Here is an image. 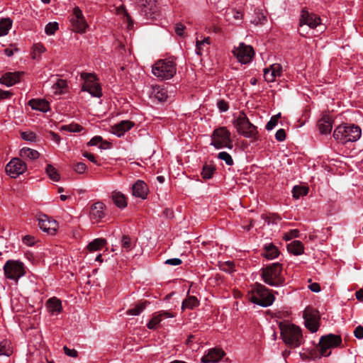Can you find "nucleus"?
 Returning a JSON list of instances; mask_svg holds the SVG:
<instances>
[{"label": "nucleus", "instance_id": "1", "mask_svg": "<svg viewBox=\"0 0 363 363\" xmlns=\"http://www.w3.org/2000/svg\"><path fill=\"white\" fill-rule=\"evenodd\" d=\"M279 329L283 342L290 347H298L304 342L301 328L291 323H280Z\"/></svg>", "mask_w": 363, "mask_h": 363}, {"label": "nucleus", "instance_id": "2", "mask_svg": "<svg viewBox=\"0 0 363 363\" xmlns=\"http://www.w3.org/2000/svg\"><path fill=\"white\" fill-rule=\"evenodd\" d=\"M263 281L271 286H279L284 284L282 275V265L279 262L273 263L262 269Z\"/></svg>", "mask_w": 363, "mask_h": 363}, {"label": "nucleus", "instance_id": "3", "mask_svg": "<svg viewBox=\"0 0 363 363\" xmlns=\"http://www.w3.org/2000/svg\"><path fill=\"white\" fill-rule=\"evenodd\" d=\"M140 14L147 21L152 23L161 17V12L157 0H136Z\"/></svg>", "mask_w": 363, "mask_h": 363}, {"label": "nucleus", "instance_id": "4", "mask_svg": "<svg viewBox=\"0 0 363 363\" xmlns=\"http://www.w3.org/2000/svg\"><path fill=\"white\" fill-rule=\"evenodd\" d=\"M249 299L254 303L262 307H267L273 303L274 296L265 286L261 284H256L249 294Z\"/></svg>", "mask_w": 363, "mask_h": 363}, {"label": "nucleus", "instance_id": "5", "mask_svg": "<svg viewBox=\"0 0 363 363\" xmlns=\"http://www.w3.org/2000/svg\"><path fill=\"white\" fill-rule=\"evenodd\" d=\"M233 124L238 133L245 138H255L257 134V128L250 123L247 116L243 111L234 115Z\"/></svg>", "mask_w": 363, "mask_h": 363}, {"label": "nucleus", "instance_id": "6", "mask_svg": "<svg viewBox=\"0 0 363 363\" xmlns=\"http://www.w3.org/2000/svg\"><path fill=\"white\" fill-rule=\"evenodd\" d=\"M360 136L361 129L354 125H339L333 133L334 138L342 144L357 141Z\"/></svg>", "mask_w": 363, "mask_h": 363}, {"label": "nucleus", "instance_id": "7", "mask_svg": "<svg viewBox=\"0 0 363 363\" xmlns=\"http://www.w3.org/2000/svg\"><path fill=\"white\" fill-rule=\"evenodd\" d=\"M176 63L171 60H160L152 66V74L160 79H169L176 74Z\"/></svg>", "mask_w": 363, "mask_h": 363}, {"label": "nucleus", "instance_id": "8", "mask_svg": "<svg viewBox=\"0 0 363 363\" xmlns=\"http://www.w3.org/2000/svg\"><path fill=\"white\" fill-rule=\"evenodd\" d=\"M211 145L216 149L227 147L232 149L233 141L230 139V133L226 127H220L213 130L211 135Z\"/></svg>", "mask_w": 363, "mask_h": 363}, {"label": "nucleus", "instance_id": "9", "mask_svg": "<svg viewBox=\"0 0 363 363\" xmlns=\"http://www.w3.org/2000/svg\"><path fill=\"white\" fill-rule=\"evenodd\" d=\"M81 77L84 80L82 86V91H88L92 96L101 97L102 95L101 88L96 81L94 74L91 73L83 72L81 74Z\"/></svg>", "mask_w": 363, "mask_h": 363}, {"label": "nucleus", "instance_id": "10", "mask_svg": "<svg viewBox=\"0 0 363 363\" xmlns=\"http://www.w3.org/2000/svg\"><path fill=\"white\" fill-rule=\"evenodd\" d=\"M4 271L7 279L16 281L25 274L23 264L15 260H8L4 264Z\"/></svg>", "mask_w": 363, "mask_h": 363}, {"label": "nucleus", "instance_id": "11", "mask_svg": "<svg viewBox=\"0 0 363 363\" xmlns=\"http://www.w3.org/2000/svg\"><path fill=\"white\" fill-rule=\"evenodd\" d=\"M305 326L311 333H315L319 328L320 315L319 312L311 307L306 308L303 312Z\"/></svg>", "mask_w": 363, "mask_h": 363}, {"label": "nucleus", "instance_id": "12", "mask_svg": "<svg viewBox=\"0 0 363 363\" xmlns=\"http://www.w3.org/2000/svg\"><path fill=\"white\" fill-rule=\"evenodd\" d=\"M233 52L238 61L242 64L250 62L255 55L253 48L244 43H240L237 48H234Z\"/></svg>", "mask_w": 363, "mask_h": 363}, {"label": "nucleus", "instance_id": "13", "mask_svg": "<svg viewBox=\"0 0 363 363\" xmlns=\"http://www.w3.org/2000/svg\"><path fill=\"white\" fill-rule=\"evenodd\" d=\"M106 215V206L102 201L94 202L90 206L89 216L93 223L103 221Z\"/></svg>", "mask_w": 363, "mask_h": 363}, {"label": "nucleus", "instance_id": "14", "mask_svg": "<svg viewBox=\"0 0 363 363\" xmlns=\"http://www.w3.org/2000/svg\"><path fill=\"white\" fill-rule=\"evenodd\" d=\"M71 23L73 31L76 33H85L88 24L83 16L82 11L79 7H74L73 9V16L71 18Z\"/></svg>", "mask_w": 363, "mask_h": 363}, {"label": "nucleus", "instance_id": "15", "mask_svg": "<svg viewBox=\"0 0 363 363\" xmlns=\"http://www.w3.org/2000/svg\"><path fill=\"white\" fill-rule=\"evenodd\" d=\"M26 170V164L19 158L12 159L6 166V172L11 178H16Z\"/></svg>", "mask_w": 363, "mask_h": 363}, {"label": "nucleus", "instance_id": "16", "mask_svg": "<svg viewBox=\"0 0 363 363\" xmlns=\"http://www.w3.org/2000/svg\"><path fill=\"white\" fill-rule=\"evenodd\" d=\"M37 220L38 221L40 228L48 234H55L58 228V224L56 220L52 219L45 214L38 215Z\"/></svg>", "mask_w": 363, "mask_h": 363}, {"label": "nucleus", "instance_id": "17", "mask_svg": "<svg viewBox=\"0 0 363 363\" xmlns=\"http://www.w3.org/2000/svg\"><path fill=\"white\" fill-rule=\"evenodd\" d=\"M321 24V19L318 15L309 13L308 11L303 9L301 13L299 19V27L303 25L308 26L310 28H315Z\"/></svg>", "mask_w": 363, "mask_h": 363}, {"label": "nucleus", "instance_id": "18", "mask_svg": "<svg viewBox=\"0 0 363 363\" xmlns=\"http://www.w3.org/2000/svg\"><path fill=\"white\" fill-rule=\"evenodd\" d=\"M282 72L281 66L279 64H273L269 68L264 69V77L267 82H273L277 77H280Z\"/></svg>", "mask_w": 363, "mask_h": 363}, {"label": "nucleus", "instance_id": "19", "mask_svg": "<svg viewBox=\"0 0 363 363\" xmlns=\"http://www.w3.org/2000/svg\"><path fill=\"white\" fill-rule=\"evenodd\" d=\"M23 72H6L1 78L0 82L7 86H11L20 82Z\"/></svg>", "mask_w": 363, "mask_h": 363}, {"label": "nucleus", "instance_id": "20", "mask_svg": "<svg viewBox=\"0 0 363 363\" xmlns=\"http://www.w3.org/2000/svg\"><path fill=\"white\" fill-rule=\"evenodd\" d=\"M133 125L134 123L130 121H122L111 127V133L121 137L123 135L125 132L130 130Z\"/></svg>", "mask_w": 363, "mask_h": 363}, {"label": "nucleus", "instance_id": "21", "mask_svg": "<svg viewBox=\"0 0 363 363\" xmlns=\"http://www.w3.org/2000/svg\"><path fill=\"white\" fill-rule=\"evenodd\" d=\"M111 199L114 205L120 209L125 208L128 205L127 197L121 191H113L111 194Z\"/></svg>", "mask_w": 363, "mask_h": 363}, {"label": "nucleus", "instance_id": "22", "mask_svg": "<svg viewBox=\"0 0 363 363\" xmlns=\"http://www.w3.org/2000/svg\"><path fill=\"white\" fill-rule=\"evenodd\" d=\"M225 353L220 349H213L208 351V354L202 357L203 363L218 362L223 358Z\"/></svg>", "mask_w": 363, "mask_h": 363}, {"label": "nucleus", "instance_id": "23", "mask_svg": "<svg viewBox=\"0 0 363 363\" xmlns=\"http://www.w3.org/2000/svg\"><path fill=\"white\" fill-rule=\"evenodd\" d=\"M133 195L142 199H146L149 192L147 183H134L132 186Z\"/></svg>", "mask_w": 363, "mask_h": 363}, {"label": "nucleus", "instance_id": "24", "mask_svg": "<svg viewBox=\"0 0 363 363\" xmlns=\"http://www.w3.org/2000/svg\"><path fill=\"white\" fill-rule=\"evenodd\" d=\"M333 121L330 116L323 115L318 122V126L322 134L330 133L333 128Z\"/></svg>", "mask_w": 363, "mask_h": 363}, {"label": "nucleus", "instance_id": "25", "mask_svg": "<svg viewBox=\"0 0 363 363\" xmlns=\"http://www.w3.org/2000/svg\"><path fill=\"white\" fill-rule=\"evenodd\" d=\"M28 105L32 109L47 112L50 110V104L45 99H31L28 101Z\"/></svg>", "mask_w": 363, "mask_h": 363}, {"label": "nucleus", "instance_id": "26", "mask_svg": "<svg viewBox=\"0 0 363 363\" xmlns=\"http://www.w3.org/2000/svg\"><path fill=\"white\" fill-rule=\"evenodd\" d=\"M320 341L322 342V344H325V345L331 348L340 345L342 342V339L340 335L330 334L326 336H323Z\"/></svg>", "mask_w": 363, "mask_h": 363}, {"label": "nucleus", "instance_id": "27", "mask_svg": "<svg viewBox=\"0 0 363 363\" xmlns=\"http://www.w3.org/2000/svg\"><path fill=\"white\" fill-rule=\"evenodd\" d=\"M46 306L48 309V311L52 315L58 314L62 310L61 301L56 297L49 298L47 301Z\"/></svg>", "mask_w": 363, "mask_h": 363}, {"label": "nucleus", "instance_id": "28", "mask_svg": "<svg viewBox=\"0 0 363 363\" xmlns=\"http://www.w3.org/2000/svg\"><path fill=\"white\" fill-rule=\"evenodd\" d=\"M174 315L168 311H162L159 314L153 316L147 323V328L149 329H155L157 325L162 321L163 318H173Z\"/></svg>", "mask_w": 363, "mask_h": 363}, {"label": "nucleus", "instance_id": "29", "mask_svg": "<svg viewBox=\"0 0 363 363\" xmlns=\"http://www.w3.org/2000/svg\"><path fill=\"white\" fill-rule=\"evenodd\" d=\"M150 96L159 101H164L168 96L167 91L164 88L160 86H152Z\"/></svg>", "mask_w": 363, "mask_h": 363}, {"label": "nucleus", "instance_id": "30", "mask_svg": "<svg viewBox=\"0 0 363 363\" xmlns=\"http://www.w3.org/2000/svg\"><path fill=\"white\" fill-rule=\"evenodd\" d=\"M288 251L294 255H302L304 252L303 243L299 240H294L287 245Z\"/></svg>", "mask_w": 363, "mask_h": 363}, {"label": "nucleus", "instance_id": "31", "mask_svg": "<svg viewBox=\"0 0 363 363\" xmlns=\"http://www.w3.org/2000/svg\"><path fill=\"white\" fill-rule=\"evenodd\" d=\"M20 156L24 159L34 160L39 157L40 153L35 150L29 147H23L20 150Z\"/></svg>", "mask_w": 363, "mask_h": 363}, {"label": "nucleus", "instance_id": "32", "mask_svg": "<svg viewBox=\"0 0 363 363\" xmlns=\"http://www.w3.org/2000/svg\"><path fill=\"white\" fill-rule=\"evenodd\" d=\"M199 305V301L198 298L196 296H189L183 301L182 308V310H184L186 308L193 309L195 307L198 306Z\"/></svg>", "mask_w": 363, "mask_h": 363}, {"label": "nucleus", "instance_id": "33", "mask_svg": "<svg viewBox=\"0 0 363 363\" xmlns=\"http://www.w3.org/2000/svg\"><path fill=\"white\" fill-rule=\"evenodd\" d=\"M106 244V240L103 238H96L91 241L87 246L90 252H94L102 249Z\"/></svg>", "mask_w": 363, "mask_h": 363}, {"label": "nucleus", "instance_id": "34", "mask_svg": "<svg viewBox=\"0 0 363 363\" xmlns=\"http://www.w3.org/2000/svg\"><path fill=\"white\" fill-rule=\"evenodd\" d=\"M210 43L211 40L209 37L205 38L202 40H196V53L199 55H201L204 50L208 48Z\"/></svg>", "mask_w": 363, "mask_h": 363}, {"label": "nucleus", "instance_id": "35", "mask_svg": "<svg viewBox=\"0 0 363 363\" xmlns=\"http://www.w3.org/2000/svg\"><path fill=\"white\" fill-rule=\"evenodd\" d=\"M309 188L307 186L296 185L294 186L292 193L293 196L296 199H299L301 196H303L308 194Z\"/></svg>", "mask_w": 363, "mask_h": 363}, {"label": "nucleus", "instance_id": "36", "mask_svg": "<svg viewBox=\"0 0 363 363\" xmlns=\"http://www.w3.org/2000/svg\"><path fill=\"white\" fill-rule=\"evenodd\" d=\"M12 26V21L9 18H2L0 20V36L8 34Z\"/></svg>", "mask_w": 363, "mask_h": 363}, {"label": "nucleus", "instance_id": "37", "mask_svg": "<svg viewBox=\"0 0 363 363\" xmlns=\"http://www.w3.org/2000/svg\"><path fill=\"white\" fill-rule=\"evenodd\" d=\"M265 252L264 254V257L268 259H273L278 257L279 250L278 249L272 244H269L267 245L264 248Z\"/></svg>", "mask_w": 363, "mask_h": 363}, {"label": "nucleus", "instance_id": "38", "mask_svg": "<svg viewBox=\"0 0 363 363\" xmlns=\"http://www.w3.org/2000/svg\"><path fill=\"white\" fill-rule=\"evenodd\" d=\"M13 351L11 347V343L7 340H3L0 342V356L5 355L9 357Z\"/></svg>", "mask_w": 363, "mask_h": 363}, {"label": "nucleus", "instance_id": "39", "mask_svg": "<svg viewBox=\"0 0 363 363\" xmlns=\"http://www.w3.org/2000/svg\"><path fill=\"white\" fill-rule=\"evenodd\" d=\"M67 86V82L65 79H58L56 83L52 85V89L55 94H61L63 90Z\"/></svg>", "mask_w": 363, "mask_h": 363}, {"label": "nucleus", "instance_id": "40", "mask_svg": "<svg viewBox=\"0 0 363 363\" xmlns=\"http://www.w3.org/2000/svg\"><path fill=\"white\" fill-rule=\"evenodd\" d=\"M49 178L53 181L58 182L60 179L57 170L51 164H48L45 169Z\"/></svg>", "mask_w": 363, "mask_h": 363}, {"label": "nucleus", "instance_id": "41", "mask_svg": "<svg viewBox=\"0 0 363 363\" xmlns=\"http://www.w3.org/2000/svg\"><path fill=\"white\" fill-rule=\"evenodd\" d=\"M45 48L42 43H36L33 46L32 58L37 59L40 55L45 52Z\"/></svg>", "mask_w": 363, "mask_h": 363}, {"label": "nucleus", "instance_id": "42", "mask_svg": "<svg viewBox=\"0 0 363 363\" xmlns=\"http://www.w3.org/2000/svg\"><path fill=\"white\" fill-rule=\"evenodd\" d=\"M146 301L137 304L134 308H130L127 311L126 313L130 315H139L145 308Z\"/></svg>", "mask_w": 363, "mask_h": 363}, {"label": "nucleus", "instance_id": "43", "mask_svg": "<svg viewBox=\"0 0 363 363\" xmlns=\"http://www.w3.org/2000/svg\"><path fill=\"white\" fill-rule=\"evenodd\" d=\"M59 26L57 22H50L45 26V32L48 35H52L58 30Z\"/></svg>", "mask_w": 363, "mask_h": 363}, {"label": "nucleus", "instance_id": "44", "mask_svg": "<svg viewBox=\"0 0 363 363\" xmlns=\"http://www.w3.org/2000/svg\"><path fill=\"white\" fill-rule=\"evenodd\" d=\"M215 171L214 167L209 166V165H205L203 167L201 175L203 179H209L211 178L213 172Z\"/></svg>", "mask_w": 363, "mask_h": 363}, {"label": "nucleus", "instance_id": "45", "mask_svg": "<svg viewBox=\"0 0 363 363\" xmlns=\"http://www.w3.org/2000/svg\"><path fill=\"white\" fill-rule=\"evenodd\" d=\"M83 129V127L77 123H71L69 125H65L62 127V130L72 132V133H78L80 132Z\"/></svg>", "mask_w": 363, "mask_h": 363}, {"label": "nucleus", "instance_id": "46", "mask_svg": "<svg viewBox=\"0 0 363 363\" xmlns=\"http://www.w3.org/2000/svg\"><path fill=\"white\" fill-rule=\"evenodd\" d=\"M218 158L221 160L225 161V163L228 165H229V166L233 164V158L230 156V155L229 153H228L227 152H219L218 155Z\"/></svg>", "mask_w": 363, "mask_h": 363}, {"label": "nucleus", "instance_id": "47", "mask_svg": "<svg viewBox=\"0 0 363 363\" xmlns=\"http://www.w3.org/2000/svg\"><path fill=\"white\" fill-rule=\"evenodd\" d=\"M21 136L23 140L29 142H35L36 140V135L34 132L32 131L21 132Z\"/></svg>", "mask_w": 363, "mask_h": 363}, {"label": "nucleus", "instance_id": "48", "mask_svg": "<svg viewBox=\"0 0 363 363\" xmlns=\"http://www.w3.org/2000/svg\"><path fill=\"white\" fill-rule=\"evenodd\" d=\"M280 117V113L274 116L271 118L269 121L266 125V129L267 130H272L278 123L279 118Z\"/></svg>", "mask_w": 363, "mask_h": 363}, {"label": "nucleus", "instance_id": "49", "mask_svg": "<svg viewBox=\"0 0 363 363\" xmlns=\"http://www.w3.org/2000/svg\"><path fill=\"white\" fill-rule=\"evenodd\" d=\"M121 246L127 252L132 247L131 239L127 235H123L121 240Z\"/></svg>", "mask_w": 363, "mask_h": 363}, {"label": "nucleus", "instance_id": "50", "mask_svg": "<svg viewBox=\"0 0 363 363\" xmlns=\"http://www.w3.org/2000/svg\"><path fill=\"white\" fill-rule=\"evenodd\" d=\"M299 231L297 229L291 230L284 235V239L286 240H290L294 238L298 237Z\"/></svg>", "mask_w": 363, "mask_h": 363}, {"label": "nucleus", "instance_id": "51", "mask_svg": "<svg viewBox=\"0 0 363 363\" xmlns=\"http://www.w3.org/2000/svg\"><path fill=\"white\" fill-rule=\"evenodd\" d=\"M330 348L325 345V344H322V342H319V352L321 356L328 357L330 354V352H328Z\"/></svg>", "mask_w": 363, "mask_h": 363}, {"label": "nucleus", "instance_id": "52", "mask_svg": "<svg viewBox=\"0 0 363 363\" xmlns=\"http://www.w3.org/2000/svg\"><path fill=\"white\" fill-rule=\"evenodd\" d=\"M118 12L119 13H123L124 16V18H125V20L128 23V26L133 25V21L131 19L130 16L128 13L127 11L125 9L123 6H121L118 8Z\"/></svg>", "mask_w": 363, "mask_h": 363}, {"label": "nucleus", "instance_id": "53", "mask_svg": "<svg viewBox=\"0 0 363 363\" xmlns=\"http://www.w3.org/2000/svg\"><path fill=\"white\" fill-rule=\"evenodd\" d=\"M185 29V26L181 23H178L175 25V32L179 36H184Z\"/></svg>", "mask_w": 363, "mask_h": 363}, {"label": "nucleus", "instance_id": "54", "mask_svg": "<svg viewBox=\"0 0 363 363\" xmlns=\"http://www.w3.org/2000/svg\"><path fill=\"white\" fill-rule=\"evenodd\" d=\"M35 237L32 236V235H25L23 238V242L28 245V246H32L35 244Z\"/></svg>", "mask_w": 363, "mask_h": 363}, {"label": "nucleus", "instance_id": "55", "mask_svg": "<svg viewBox=\"0 0 363 363\" xmlns=\"http://www.w3.org/2000/svg\"><path fill=\"white\" fill-rule=\"evenodd\" d=\"M64 352L66 354V355L71 357H77L78 352L74 349H69L67 346H64L63 347Z\"/></svg>", "mask_w": 363, "mask_h": 363}, {"label": "nucleus", "instance_id": "56", "mask_svg": "<svg viewBox=\"0 0 363 363\" xmlns=\"http://www.w3.org/2000/svg\"><path fill=\"white\" fill-rule=\"evenodd\" d=\"M286 135L284 129L281 128L278 130L275 134V138L278 141H284L286 139Z\"/></svg>", "mask_w": 363, "mask_h": 363}, {"label": "nucleus", "instance_id": "57", "mask_svg": "<svg viewBox=\"0 0 363 363\" xmlns=\"http://www.w3.org/2000/svg\"><path fill=\"white\" fill-rule=\"evenodd\" d=\"M74 171L79 174L84 173L86 169V166L83 162H79L74 166Z\"/></svg>", "mask_w": 363, "mask_h": 363}, {"label": "nucleus", "instance_id": "58", "mask_svg": "<svg viewBox=\"0 0 363 363\" xmlns=\"http://www.w3.org/2000/svg\"><path fill=\"white\" fill-rule=\"evenodd\" d=\"M218 107L220 111H226L229 108V106L224 100L218 101Z\"/></svg>", "mask_w": 363, "mask_h": 363}, {"label": "nucleus", "instance_id": "59", "mask_svg": "<svg viewBox=\"0 0 363 363\" xmlns=\"http://www.w3.org/2000/svg\"><path fill=\"white\" fill-rule=\"evenodd\" d=\"M182 263V261L179 258H172V259H167L165 261V264H169V265H174V266L179 265Z\"/></svg>", "mask_w": 363, "mask_h": 363}, {"label": "nucleus", "instance_id": "60", "mask_svg": "<svg viewBox=\"0 0 363 363\" xmlns=\"http://www.w3.org/2000/svg\"><path fill=\"white\" fill-rule=\"evenodd\" d=\"M354 336L358 339L363 338V327L361 325L357 326L354 331Z\"/></svg>", "mask_w": 363, "mask_h": 363}, {"label": "nucleus", "instance_id": "61", "mask_svg": "<svg viewBox=\"0 0 363 363\" xmlns=\"http://www.w3.org/2000/svg\"><path fill=\"white\" fill-rule=\"evenodd\" d=\"M308 289L311 291L315 292V293H318V292L320 291V286L318 283H311V284H310L308 285Z\"/></svg>", "mask_w": 363, "mask_h": 363}, {"label": "nucleus", "instance_id": "62", "mask_svg": "<svg viewBox=\"0 0 363 363\" xmlns=\"http://www.w3.org/2000/svg\"><path fill=\"white\" fill-rule=\"evenodd\" d=\"M101 140H102V138L101 136H95L90 140V141L88 143V145H90V146L96 145L98 143H101Z\"/></svg>", "mask_w": 363, "mask_h": 363}, {"label": "nucleus", "instance_id": "63", "mask_svg": "<svg viewBox=\"0 0 363 363\" xmlns=\"http://www.w3.org/2000/svg\"><path fill=\"white\" fill-rule=\"evenodd\" d=\"M11 93L8 91L0 89V99H9L11 96Z\"/></svg>", "mask_w": 363, "mask_h": 363}, {"label": "nucleus", "instance_id": "64", "mask_svg": "<svg viewBox=\"0 0 363 363\" xmlns=\"http://www.w3.org/2000/svg\"><path fill=\"white\" fill-rule=\"evenodd\" d=\"M356 298L359 301H363V289H361L355 293Z\"/></svg>", "mask_w": 363, "mask_h": 363}]
</instances>
